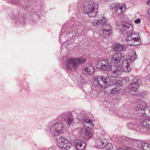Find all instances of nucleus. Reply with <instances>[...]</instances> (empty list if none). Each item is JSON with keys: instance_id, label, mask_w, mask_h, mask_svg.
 <instances>
[{"instance_id": "obj_1", "label": "nucleus", "mask_w": 150, "mask_h": 150, "mask_svg": "<svg viewBox=\"0 0 150 150\" xmlns=\"http://www.w3.org/2000/svg\"><path fill=\"white\" fill-rule=\"evenodd\" d=\"M120 27V30L128 34L125 39L128 45H139L140 43V40L138 33H133V27L131 24L125 23Z\"/></svg>"}, {"instance_id": "obj_2", "label": "nucleus", "mask_w": 150, "mask_h": 150, "mask_svg": "<svg viewBox=\"0 0 150 150\" xmlns=\"http://www.w3.org/2000/svg\"><path fill=\"white\" fill-rule=\"evenodd\" d=\"M86 61L84 58H71L67 59L66 63V68L69 71H75L78 68L79 64Z\"/></svg>"}, {"instance_id": "obj_3", "label": "nucleus", "mask_w": 150, "mask_h": 150, "mask_svg": "<svg viewBox=\"0 0 150 150\" xmlns=\"http://www.w3.org/2000/svg\"><path fill=\"white\" fill-rule=\"evenodd\" d=\"M95 3L91 1L86 2L84 5L83 12L87 14L89 17H94L97 12L95 11Z\"/></svg>"}, {"instance_id": "obj_4", "label": "nucleus", "mask_w": 150, "mask_h": 150, "mask_svg": "<svg viewBox=\"0 0 150 150\" xmlns=\"http://www.w3.org/2000/svg\"><path fill=\"white\" fill-rule=\"evenodd\" d=\"M110 79L103 76H95L93 79V83L96 86L99 87H107Z\"/></svg>"}, {"instance_id": "obj_5", "label": "nucleus", "mask_w": 150, "mask_h": 150, "mask_svg": "<svg viewBox=\"0 0 150 150\" xmlns=\"http://www.w3.org/2000/svg\"><path fill=\"white\" fill-rule=\"evenodd\" d=\"M110 64L109 60L107 59L99 60L97 64V67L98 69L109 72L112 69V67Z\"/></svg>"}, {"instance_id": "obj_6", "label": "nucleus", "mask_w": 150, "mask_h": 150, "mask_svg": "<svg viewBox=\"0 0 150 150\" xmlns=\"http://www.w3.org/2000/svg\"><path fill=\"white\" fill-rule=\"evenodd\" d=\"M57 144L58 146L66 150H69L71 146V144L66 138L60 137L57 139Z\"/></svg>"}, {"instance_id": "obj_7", "label": "nucleus", "mask_w": 150, "mask_h": 150, "mask_svg": "<svg viewBox=\"0 0 150 150\" xmlns=\"http://www.w3.org/2000/svg\"><path fill=\"white\" fill-rule=\"evenodd\" d=\"M64 128V126L62 123L60 122H57L53 125L51 127V131L54 135L57 136L62 132Z\"/></svg>"}, {"instance_id": "obj_8", "label": "nucleus", "mask_w": 150, "mask_h": 150, "mask_svg": "<svg viewBox=\"0 0 150 150\" xmlns=\"http://www.w3.org/2000/svg\"><path fill=\"white\" fill-rule=\"evenodd\" d=\"M131 62L130 60L125 59L122 61V64L119 65L120 68L122 71L128 72L131 70V67L130 65Z\"/></svg>"}, {"instance_id": "obj_9", "label": "nucleus", "mask_w": 150, "mask_h": 150, "mask_svg": "<svg viewBox=\"0 0 150 150\" xmlns=\"http://www.w3.org/2000/svg\"><path fill=\"white\" fill-rule=\"evenodd\" d=\"M106 19L102 15H99L94 17V21H92L93 26H97L98 25H102L105 24Z\"/></svg>"}, {"instance_id": "obj_10", "label": "nucleus", "mask_w": 150, "mask_h": 150, "mask_svg": "<svg viewBox=\"0 0 150 150\" xmlns=\"http://www.w3.org/2000/svg\"><path fill=\"white\" fill-rule=\"evenodd\" d=\"M123 57V54L121 53H116L114 54L111 58L110 64L113 65L114 67L117 66V64L119 62Z\"/></svg>"}, {"instance_id": "obj_11", "label": "nucleus", "mask_w": 150, "mask_h": 150, "mask_svg": "<svg viewBox=\"0 0 150 150\" xmlns=\"http://www.w3.org/2000/svg\"><path fill=\"white\" fill-rule=\"evenodd\" d=\"M94 72V67L92 64L86 65L85 67H83L82 69L83 74L87 76L93 75Z\"/></svg>"}, {"instance_id": "obj_12", "label": "nucleus", "mask_w": 150, "mask_h": 150, "mask_svg": "<svg viewBox=\"0 0 150 150\" xmlns=\"http://www.w3.org/2000/svg\"><path fill=\"white\" fill-rule=\"evenodd\" d=\"M132 83H131L129 86V91H136L138 90L139 86L140 80L137 78L134 79L132 80Z\"/></svg>"}, {"instance_id": "obj_13", "label": "nucleus", "mask_w": 150, "mask_h": 150, "mask_svg": "<svg viewBox=\"0 0 150 150\" xmlns=\"http://www.w3.org/2000/svg\"><path fill=\"white\" fill-rule=\"evenodd\" d=\"M121 71L118 66H115L114 68H112L111 71H109L111 74H108V76L113 77H117L121 74Z\"/></svg>"}, {"instance_id": "obj_14", "label": "nucleus", "mask_w": 150, "mask_h": 150, "mask_svg": "<svg viewBox=\"0 0 150 150\" xmlns=\"http://www.w3.org/2000/svg\"><path fill=\"white\" fill-rule=\"evenodd\" d=\"M75 147L77 150H84L86 146V142L82 140H78L75 142Z\"/></svg>"}, {"instance_id": "obj_15", "label": "nucleus", "mask_w": 150, "mask_h": 150, "mask_svg": "<svg viewBox=\"0 0 150 150\" xmlns=\"http://www.w3.org/2000/svg\"><path fill=\"white\" fill-rule=\"evenodd\" d=\"M80 133L81 136L86 140L89 139L93 136L91 132L85 128H83L81 129Z\"/></svg>"}, {"instance_id": "obj_16", "label": "nucleus", "mask_w": 150, "mask_h": 150, "mask_svg": "<svg viewBox=\"0 0 150 150\" xmlns=\"http://www.w3.org/2000/svg\"><path fill=\"white\" fill-rule=\"evenodd\" d=\"M115 83H114L113 84L115 87L112 89L110 93V94H112L113 95L118 92L120 90L122 89V88L121 85L117 83H116L115 82Z\"/></svg>"}, {"instance_id": "obj_17", "label": "nucleus", "mask_w": 150, "mask_h": 150, "mask_svg": "<svg viewBox=\"0 0 150 150\" xmlns=\"http://www.w3.org/2000/svg\"><path fill=\"white\" fill-rule=\"evenodd\" d=\"M62 117H64V119L67 122L68 124L70 125L73 123L74 119L73 116L70 113L68 114L67 115H64V117L62 115Z\"/></svg>"}, {"instance_id": "obj_18", "label": "nucleus", "mask_w": 150, "mask_h": 150, "mask_svg": "<svg viewBox=\"0 0 150 150\" xmlns=\"http://www.w3.org/2000/svg\"><path fill=\"white\" fill-rule=\"evenodd\" d=\"M83 124L85 127L90 129L93 128L94 126L91 120L88 119H86L83 121Z\"/></svg>"}, {"instance_id": "obj_19", "label": "nucleus", "mask_w": 150, "mask_h": 150, "mask_svg": "<svg viewBox=\"0 0 150 150\" xmlns=\"http://www.w3.org/2000/svg\"><path fill=\"white\" fill-rule=\"evenodd\" d=\"M129 57V58L127 59L130 60L131 62H132L134 61L137 58V54L135 50H132L130 52Z\"/></svg>"}, {"instance_id": "obj_20", "label": "nucleus", "mask_w": 150, "mask_h": 150, "mask_svg": "<svg viewBox=\"0 0 150 150\" xmlns=\"http://www.w3.org/2000/svg\"><path fill=\"white\" fill-rule=\"evenodd\" d=\"M125 9V6L119 5L115 10V13L117 15H119L122 14L123 12Z\"/></svg>"}, {"instance_id": "obj_21", "label": "nucleus", "mask_w": 150, "mask_h": 150, "mask_svg": "<svg viewBox=\"0 0 150 150\" xmlns=\"http://www.w3.org/2000/svg\"><path fill=\"white\" fill-rule=\"evenodd\" d=\"M140 124L142 126L150 129V119H147L143 120L141 122Z\"/></svg>"}, {"instance_id": "obj_22", "label": "nucleus", "mask_w": 150, "mask_h": 150, "mask_svg": "<svg viewBox=\"0 0 150 150\" xmlns=\"http://www.w3.org/2000/svg\"><path fill=\"white\" fill-rule=\"evenodd\" d=\"M97 142V145L100 148H105L107 144L106 141L105 140L99 139Z\"/></svg>"}, {"instance_id": "obj_23", "label": "nucleus", "mask_w": 150, "mask_h": 150, "mask_svg": "<svg viewBox=\"0 0 150 150\" xmlns=\"http://www.w3.org/2000/svg\"><path fill=\"white\" fill-rule=\"evenodd\" d=\"M114 51L117 52H120L121 51H124L125 50L124 46L119 44H116L114 45L113 48Z\"/></svg>"}, {"instance_id": "obj_24", "label": "nucleus", "mask_w": 150, "mask_h": 150, "mask_svg": "<svg viewBox=\"0 0 150 150\" xmlns=\"http://www.w3.org/2000/svg\"><path fill=\"white\" fill-rule=\"evenodd\" d=\"M112 32L107 30H105L103 29L100 30V33L101 35L105 38H108L110 36Z\"/></svg>"}, {"instance_id": "obj_25", "label": "nucleus", "mask_w": 150, "mask_h": 150, "mask_svg": "<svg viewBox=\"0 0 150 150\" xmlns=\"http://www.w3.org/2000/svg\"><path fill=\"white\" fill-rule=\"evenodd\" d=\"M141 145V147L144 150H150V144L144 142H142Z\"/></svg>"}, {"instance_id": "obj_26", "label": "nucleus", "mask_w": 150, "mask_h": 150, "mask_svg": "<svg viewBox=\"0 0 150 150\" xmlns=\"http://www.w3.org/2000/svg\"><path fill=\"white\" fill-rule=\"evenodd\" d=\"M104 25V27L103 29L105 30H107L110 31H112V28L111 26L108 24H105Z\"/></svg>"}, {"instance_id": "obj_27", "label": "nucleus", "mask_w": 150, "mask_h": 150, "mask_svg": "<svg viewBox=\"0 0 150 150\" xmlns=\"http://www.w3.org/2000/svg\"><path fill=\"white\" fill-rule=\"evenodd\" d=\"M129 93L132 95L136 96H139L141 95V94L137 90L136 91H129Z\"/></svg>"}, {"instance_id": "obj_28", "label": "nucleus", "mask_w": 150, "mask_h": 150, "mask_svg": "<svg viewBox=\"0 0 150 150\" xmlns=\"http://www.w3.org/2000/svg\"><path fill=\"white\" fill-rule=\"evenodd\" d=\"M119 5L120 4L118 3H112L110 4V7L112 9L114 8L115 10L116 9V8L118 6H119Z\"/></svg>"}, {"instance_id": "obj_29", "label": "nucleus", "mask_w": 150, "mask_h": 150, "mask_svg": "<svg viewBox=\"0 0 150 150\" xmlns=\"http://www.w3.org/2000/svg\"><path fill=\"white\" fill-rule=\"evenodd\" d=\"M106 149L108 150H111L112 149V144L111 143H107L105 147Z\"/></svg>"}, {"instance_id": "obj_30", "label": "nucleus", "mask_w": 150, "mask_h": 150, "mask_svg": "<svg viewBox=\"0 0 150 150\" xmlns=\"http://www.w3.org/2000/svg\"><path fill=\"white\" fill-rule=\"evenodd\" d=\"M129 79L128 77H125L123 79V80L125 82H127L129 81Z\"/></svg>"}, {"instance_id": "obj_31", "label": "nucleus", "mask_w": 150, "mask_h": 150, "mask_svg": "<svg viewBox=\"0 0 150 150\" xmlns=\"http://www.w3.org/2000/svg\"><path fill=\"white\" fill-rule=\"evenodd\" d=\"M141 19L140 18H138L134 20V22L136 24H138L141 23Z\"/></svg>"}, {"instance_id": "obj_32", "label": "nucleus", "mask_w": 150, "mask_h": 150, "mask_svg": "<svg viewBox=\"0 0 150 150\" xmlns=\"http://www.w3.org/2000/svg\"><path fill=\"white\" fill-rule=\"evenodd\" d=\"M132 148L130 146L126 147L125 148V150H132Z\"/></svg>"}, {"instance_id": "obj_33", "label": "nucleus", "mask_w": 150, "mask_h": 150, "mask_svg": "<svg viewBox=\"0 0 150 150\" xmlns=\"http://www.w3.org/2000/svg\"><path fill=\"white\" fill-rule=\"evenodd\" d=\"M146 4L147 5H148V6H150V0H148L146 2Z\"/></svg>"}, {"instance_id": "obj_34", "label": "nucleus", "mask_w": 150, "mask_h": 150, "mask_svg": "<svg viewBox=\"0 0 150 150\" xmlns=\"http://www.w3.org/2000/svg\"><path fill=\"white\" fill-rule=\"evenodd\" d=\"M144 109H144V108H143L142 109H139V111H144Z\"/></svg>"}, {"instance_id": "obj_35", "label": "nucleus", "mask_w": 150, "mask_h": 150, "mask_svg": "<svg viewBox=\"0 0 150 150\" xmlns=\"http://www.w3.org/2000/svg\"><path fill=\"white\" fill-rule=\"evenodd\" d=\"M148 13L149 15H150V8L148 10Z\"/></svg>"}, {"instance_id": "obj_36", "label": "nucleus", "mask_w": 150, "mask_h": 150, "mask_svg": "<svg viewBox=\"0 0 150 150\" xmlns=\"http://www.w3.org/2000/svg\"><path fill=\"white\" fill-rule=\"evenodd\" d=\"M117 150H124V149L123 148H120L119 149Z\"/></svg>"}, {"instance_id": "obj_37", "label": "nucleus", "mask_w": 150, "mask_h": 150, "mask_svg": "<svg viewBox=\"0 0 150 150\" xmlns=\"http://www.w3.org/2000/svg\"><path fill=\"white\" fill-rule=\"evenodd\" d=\"M144 94H147L148 93L147 92L144 91Z\"/></svg>"}, {"instance_id": "obj_38", "label": "nucleus", "mask_w": 150, "mask_h": 150, "mask_svg": "<svg viewBox=\"0 0 150 150\" xmlns=\"http://www.w3.org/2000/svg\"><path fill=\"white\" fill-rule=\"evenodd\" d=\"M142 115L144 116H145L144 114H143V112H142Z\"/></svg>"}, {"instance_id": "obj_39", "label": "nucleus", "mask_w": 150, "mask_h": 150, "mask_svg": "<svg viewBox=\"0 0 150 150\" xmlns=\"http://www.w3.org/2000/svg\"><path fill=\"white\" fill-rule=\"evenodd\" d=\"M96 92V93H98L97 92Z\"/></svg>"}, {"instance_id": "obj_40", "label": "nucleus", "mask_w": 150, "mask_h": 150, "mask_svg": "<svg viewBox=\"0 0 150 150\" xmlns=\"http://www.w3.org/2000/svg\"><path fill=\"white\" fill-rule=\"evenodd\" d=\"M149 21H150V18H149Z\"/></svg>"}]
</instances>
